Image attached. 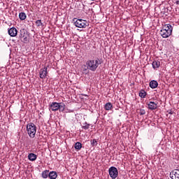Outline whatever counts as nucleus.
Returning <instances> with one entry per match:
<instances>
[{"instance_id": "obj_13", "label": "nucleus", "mask_w": 179, "mask_h": 179, "mask_svg": "<svg viewBox=\"0 0 179 179\" xmlns=\"http://www.w3.org/2000/svg\"><path fill=\"white\" fill-rule=\"evenodd\" d=\"M157 86H159V83H157V81L153 80L150 82V87H151V89H156Z\"/></svg>"}, {"instance_id": "obj_22", "label": "nucleus", "mask_w": 179, "mask_h": 179, "mask_svg": "<svg viewBox=\"0 0 179 179\" xmlns=\"http://www.w3.org/2000/svg\"><path fill=\"white\" fill-rule=\"evenodd\" d=\"M90 143H91V145H92L93 148L97 146V144H98V143H97V140H96V139L91 140V141H90Z\"/></svg>"}, {"instance_id": "obj_2", "label": "nucleus", "mask_w": 179, "mask_h": 179, "mask_svg": "<svg viewBox=\"0 0 179 179\" xmlns=\"http://www.w3.org/2000/svg\"><path fill=\"white\" fill-rule=\"evenodd\" d=\"M173 34V27L170 24H164L160 30V35L163 38H169Z\"/></svg>"}, {"instance_id": "obj_15", "label": "nucleus", "mask_w": 179, "mask_h": 179, "mask_svg": "<svg viewBox=\"0 0 179 179\" xmlns=\"http://www.w3.org/2000/svg\"><path fill=\"white\" fill-rule=\"evenodd\" d=\"M152 68L153 69H157V68H160V62L157 60H155L152 64Z\"/></svg>"}, {"instance_id": "obj_10", "label": "nucleus", "mask_w": 179, "mask_h": 179, "mask_svg": "<svg viewBox=\"0 0 179 179\" xmlns=\"http://www.w3.org/2000/svg\"><path fill=\"white\" fill-rule=\"evenodd\" d=\"M8 34L10 37H16L17 36V29L15 27H11L8 29Z\"/></svg>"}, {"instance_id": "obj_24", "label": "nucleus", "mask_w": 179, "mask_h": 179, "mask_svg": "<svg viewBox=\"0 0 179 179\" xmlns=\"http://www.w3.org/2000/svg\"><path fill=\"white\" fill-rule=\"evenodd\" d=\"M139 114L140 115H145V114H146V111L145 110V109H140Z\"/></svg>"}, {"instance_id": "obj_18", "label": "nucleus", "mask_w": 179, "mask_h": 179, "mask_svg": "<svg viewBox=\"0 0 179 179\" xmlns=\"http://www.w3.org/2000/svg\"><path fill=\"white\" fill-rule=\"evenodd\" d=\"M27 17V16L26 15V13H20L19 18L20 19V20H26Z\"/></svg>"}, {"instance_id": "obj_14", "label": "nucleus", "mask_w": 179, "mask_h": 179, "mask_svg": "<svg viewBox=\"0 0 179 179\" xmlns=\"http://www.w3.org/2000/svg\"><path fill=\"white\" fill-rule=\"evenodd\" d=\"M58 177V174L56 171H50L49 172V178L50 179H57Z\"/></svg>"}, {"instance_id": "obj_1", "label": "nucleus", "mask_w": 179, "mask_h": 179, "mask_svg": "<svg viewBox=\"0 0 179 179\" xmlns=\"http://www.w3.org/2000/svg\"><path fill=\"white\" fill-rule=\"evenodd\" d=\"M99 65H101V61L99 58L94 59H90L86 62L87 69L95 72L96 69L99 68Z\"/></svg>"}, {"instance_id": "obj_26", "label": "nucleus", "mask_w": 179, "mask_h": 179, "mask_svg": "<svg viewBox=\"0 0 179 179\" xmlns=\"http://www.w3.org/2000/svg\"><path fill=\"white\" fill-rule=\"evenodd\" d=\"M169 114H173V112L170 111V112H169Z\"/></svg>"}, {"instance_id": "obj_27", "label": "nucleus", "mask_w": 179, "mask_h": 179, "mask_svg": "<svg viewBox=\"0 0 179 179\" xmlns=\"http://www.w3.org/2000/svg\"><path fill=\"white\" fill-rule=\"evenodd\" d=\"M92 1H94V0H92Z\"/></svg>"}, {"instance_id": "obj_21", "label": "nucleus", "mask_w": 179, "mask_h": 179, "mask_svg": "<svg viewBox=\"0 0 179 179\" xmlns=\"http://www.w3.org/2000/svg\"><path fill=\"white\" fill-rule=\"evenodd\" d=\"M146 92L145 90H141L139 92V96L141 97V99H145L146 97Z\"/></svg>"}, {"instance_id": "obj_8", "label": "nucleus", "mask_w": 179, "mask_h": 179, "mask_svg": "<svg viewBox=\"0 0 179 179\" xmlns=\"http://www.w3.org/2000/svg\"><path fill=\"white\" fill-rule=\"evenodd\" d=\"M159 104V102H155V101H150L148 105V110H157V107H159L157 105Z\"/></svg>"}, {"instance_id": "obj_25", "label": "nucleus", "mask_w": 179, "mask_h": 179, "mask_svg": "<svg viewBox=\"0 0 179 179\" xmlns=\"http://www.w3.org/2000/svg\"><path fill=\"white\" fill-rule=\"evenodd\" d=\"M176 5H179V0H176Z\"/></svg>"}, {"instance_id": "obj_6", "label": "nucleus", "mask_w": 179, "mask_h": 179, "mask_svg": "<svg viewBox=\"0 0 179 179\" xmlns=\"http://www.w3.org/2000/svg\"><path fill=\"white\" fill-rule=\"evenodd\" d=\"M108 171L110 178L115 179L118 177V169H117L115 166H111L109 168Z\"/></svg>"}, {"instance_id": "obj_12", "label": "nucleus", "mask_w": 179, "mask_h": 179, "mask_svg": "<svg viewBox=\"0 0 179 179\" xmlns=\"http://www.w3.org/2000/svg\"><path fill=\"white\" fill-rule=\"evenodd\" d=\"M28 159L30 162H36V160H37V155L34 153H29L28 155Z\"/></svg>"}, {"instance_id": "obj_11", "label": "nucleus", "mask_w": 179, "mask_h": 179, "mask_svg": "<svg viewBox=\"0 0 179 179\" xmlns=\"http://www.w3.org/2000/svg\"><path fill=\"white\" fill-rule=\"evenodd\" d=\"M171 178L172 179H179V169L173 170L171 173Z\"/></svg>"}, {"instance_id": "obj_4", "label": "nucleus", "mask_w": 179, "mask_h": 179, "mask_svg": "<svg viewBox=\"0 0 179 179\" xmlns=\"http://www.w3.org/2000/svg\"><path fill=\"white\" fill-rule=\"evenodd\" d=\"M73 22L74 26H76V27H78L79 29H85L89 26V22L83 19L73 18Z\"/></svg>"}, {"instance_id": "obj_19", "label": "nucleus", "mask_w": 179, "mask_h": 179, "mask_svg": "<svg viewBox=\"0 0 179 179\" xmlns=\"http://www.w3.org/2000/svg\"><path fill=\"white\" fill-rule=\"evenodd\" d=\"M74 148L76 150H80L82 149V143L79 142L76 143Z\"/></svg>"}, {"instance_id": "obj_9", "label": "nucleus", "mask_w": 179, "mask_h": 179, "mask_svg": "<svg viewBox=\"0 0 179 179\" xmlns=\"http://www.w3.org/2000/svg\"><path fill=\"white\" fill-rule=\"evenodd\" d=\"M20 38H23L24 43H29V38L26 36V29H22L20 30Z\"/></svg>"}, {"instance_id": "obj_17", "label": "nucleus", "mask_w": 179, "mask_h": 179, "mask_svg": "<svg viewBox=\"0 0 179 179\" xmlns=\"http://www.w3.org/2000/svg\"><path fill=\"white\" fill-rule=\"evenodd\" d=\"M112 108H113V103H111L110 102L106 103L105 110H106L107 111H110V110H111Z\"/></svg>"}, {"instance_id": "obj_16", "label": "nucleus", "mask_w": 179, "mask_h": 179, "mask_svg": "<svg viewBox=\"0 0 179 179\" xmlns=\"http://www.w3.org/2000/svg\"><path fill=\"white\" fill-rule=\"evenodd\" d=\"M49 176H50V171L49 170H45L42 172V178H48Z\"/></svg>"}, {"instance_id": "obj_23", "label": "nucleus", "mask_w": 179, "mask_h": 179, "mask_svg": "<svg viewBox=\"0 0 179 179\" xmlns=\"http://www.w3.org/2000/svg\"><path fill=\"white\" fill-rule=\"evenodd\" d=\"M35 23L38 27H40V26H43V22H41V20H36Z\"/></svg>"}, {"instance_id": "obj_20", "label": "nucleus", "mask_w": 179, "mask_h": 179, "mask_svg": "<svg viewBox=\"0 0 179 179\" xmlns=\"http://www.w3.org/2000/svg\"><path fill=\"white\" fill-rule=\"evenodd\" d=\"M90 128V124L87 123V122H85V123L83 124L82 125V129H89Z\"/></svg>"}, {"instance_id": "obj_3", "label": "nucleus", "mask_w": 179, "mask_h": 179, "mask_svg": "<svg viewBox=\"0 0 179 179\" xmlns=\"http://www.w3.org/2000/svg\"><path fill=\"white\" fill-rule=\"evenodd\" d=\"M49 110L51 111H65V103L52 102L50 103Z\"/></svg>"}, {"instance_id": "obj_7", "label": "nucleus", "mask_w": 179, "mask_h": 179, "mask_svg": "<svg viewBox=\"0 0 179 179\" xmlns=\"http://www.w3.org/2000/svg\"><path fill=\"white\" fill-rule=\"evenodd\" d=\"M48 75V67H44L41 69L39 71V76L41 79H45Z\"/></svg>"}, {"instance_id": "obj_5", "label": "nucleus", "mask_w": 179, "mask_h": 179, "mask_svg": "<svg viewBox=\"0 0 179 179\" xmlns=\"http://www.w3.org/2000/svg\"><path fill=\"white\" fill-rule=\"evenodd\" d=\"M27 131L29 137L35 138L36 132H37V126L34 123H29L27 125Z\"/></svg>"}]
</instances>
